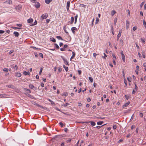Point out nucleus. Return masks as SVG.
Here are the masks:
<instances>
[{
  "mask_svg": "<svg viewBox=\"0 0 146 146\" xmlns=\"http://www.w3.org/2000/svg\"><path fill=\"white\" fill-rule=\"evenodd\" d=\"M54 48L58 50L59 48V46L56 43H54Z\"/></svg>",
  "mask_w": 146,
  "mask_h": 146,
  "instance_id": "ddd939ff",
  "label": "nucleus"
},
{
  "mask_svg": "<svg viewBox=\"0 0 146 146\" xmlns=\"http://www.w3.org/2000/svg\"><path fill=\"white\" fill-rule=\"evenodd\" d=\"M8 70L9 69L8 68H4L3 69V71L6 72H8Z\"/></svg>",
  "mask_w": 146,
  "mask_h": 146,
  "instance_id": "c9c22d12",
  "label": "nucleus"
},
{
  "mask_svg": "<svg viewBox=\"0 0 146 146\" xmlns=\"http://www.w3.org/2000/svg\"><path fill=\"white\" fill-rule=\"evenodd\" d=\"M36 0H31V1L33 3H35Z\"/></svg>",
  "mask_w": 146,
  "mask_h": 146,
  "instance_id": "0e129e2a",
  "label": "nucleus"
},
{
  "mask_svg": "<svg viewBox=\"0 0 146 146\" xmlns=\"http://www.w3.org/2000/svg\"><path fill=\"white\" fill-rule=\"evenodd\" d=\"M137 27H133V30L134 31H135L136 30H137Z\"/></svg>",
  "mask_w": 146,
  "mask_h": 146,
  "instance_id": "8fccbe9b",
  "label": "nucleus"
},
{
  "mask_svg": "<svg viewBox=\"0 0 146 146\" xmlns=\"http://www.w3.org/2000/svg\"><path fill=\"white\" fill-rule=\"evenodd\" d=\"M138 55H139V57L140 58H141V57H142V56H141V54L139 52L138 53Z\"/></svg>",
  "mask_w": 146,
  "mask_h": 146,
  "instance_id": "e2e57ef3",
  "label": "nucleus"
},
{
  "mask_svg": "<svg viewBox=\"0 0 146 146\" xmlns=\"http://www.w3.org/2000/svg\"><path fill=\"white\" fill-rule=\"evenodd\" d=\"M69 105V104L68 103H66V104H64L62 106L64 107H66L67 106H68V105Z\"/></svg>",
  "mask_w": 146,
  "mask_h": 146,
  "instance_id": "f704fd0d",
  "label": "nucleus"
},
{
  "mask_svg": "<svg viewBox=\"0 0 146 146\" xmlns=\"http://www.w3.org/2000/svg\"><path fill=\"white\" fill-rule=\"evenodd\" d=\"M71 31L72 32L74 33V34L75 33V32L74 31H76L77 30V28L76 27H72L71 28Z\"/></svg>",
  "mask_w": 146,
  "mask_h": 146,
  "instance_id": "0eeeda50",
  "label": "nucleus"
},
{
  "mask_svg": "<svg viewBox=\"0 0 146 146\" xmlns=\"http://www.w3.org/2000/svg\"><path fill=\"white\" fill-rule=\"evenodd\" d=\"M56 38L59 40H63V39L60 36H56Z\"/></svg>",
  "mask_w": 146,
  "mask_h": 146,
  "instance_id": "aec40b11",
  "label": "nucleus"
},
{
  "mask_svg": "<svg viewBox=\"0 0 146 146\" xmlns=\"http://www.w3.org/2000/svg\"><path fill=\"white\" fill-rule=\"evenodd\" d=\"M116 13V12L115 10H113L111 13V14L112 16H113Z\"/></svg>",
  "mask_w": 146,
  "mask_h": 146,
  "instance_id": "cd10ccee",
  "label": "nucleus"
},
{
  "mask_svg": "<svg viewBox=\"0 0 146 146\" xmlns=\"http://www.w3.org/2000/svg\"><path fill=\"white\" fill-rule=\"evenodd\" d=\"M121 31L120 30L118 34L117 35V41L118 40L119 37L121 36Z\"/></svg>",
  "mask_w": 146,
  "mask_h": 146,
  "instance_id": "39448f33",
  "label": "nucleus"
},
{
  "mask_svg": "<svg viewBox=\"0 0 146 146\" xmlns=\"http://www.w3.org/2000/svg\"><path fill=\"white\" fill-rule=\"evenodd\" d=\"M113 128L114 129H116V128H117V127L116 125H113Z\"/></svg>",
  "mask_w": 146,
  "mask_h": 146,
  "instance_id": "69168bd1",
  "label": "nucleus"
},
{
  "mask_svg": "<svg viewBox=\"0 0 146 146\" xmlns=\"http://www.w3.org/2000/svg\"><path fill=\"white\" fill-rule=\"evenodd\" d=\"M38 56L41 57V58H43V54L42 53H39L38 54Z\"/></svg>",
  "mask_w": 146,
  "mask_h": 146,
  "instance_id": "c756f323",
  "label": "nucleus"
},
{
  "mask_svg": "<svg viewBox=\"0 0 146 146\" xmlns=\"http://www.w3.org/2000/svg\"><path fill=\"white\" fill-rule=\"evenodd\" d=\"M24 90L27 93H30L31 92L30 90L29 89L24 88Z\"/></svg>",
  "mask_w": 146,
  "mask_h": 146,
  "instance_id": "2eb2a0df",
  "label": "nucleus"
},
{
  "mask_svg": "<svg viewBox=\"0 0 146 146\" xmlns=\"http://www.w3.org/2000/svg\"><path fill=\"white\" fill-rule=\"evenodd\" d=\"M58 70L59 72H60L62 71V68L60 67H58Z\"/></svg>",
  "mask_w": 146,
  "mask_h": 146,
  "instance_id": "864d4df0",
  "label": "nucleus"
},
{
  "mask_svg": "<svg viewBox=\"0 0 146 146\" xmlns=\"http://www.w3.org/2000/svg\"><path fill=\"white\" fill-rule=\"evenodd\" d=\"M33 21V19L31 18H30L29 19L27 20V22L28 23H32Z\"/></svg>",
  "mask_w": 146,
  "mask_h": 146,
  "instance_id": "9b49d317",
  "label": "nucleus"
},
{
  "mask_svg": "<svg viewBox=\"0 0 146 146\" xmlns=\"http://www.w3.org/2000/svg\"><path fill=\"white\" fill-rule=\"evenodd\" d=\"M5 32V31L2 30H0V34H2Z\"/></svg>",
  "mask_w": 146,
  "mask_h": 146,
  "instance_id": "5fc2aeb1",
  "label": "nucleus"
},
{
  "mask_svg": "<svg viewBox=\"0 0 146 146\" xmlns=\"http://www.w3.org/2000/svg\"><path fill=\"white\" fill-rule=\"evenodd\" d=\"M60 57L64 61V64L66 65L69 66V64L68 63L67 60L64 57L62 56H61Z\"/></svg>",
  "mask_w": 146,
  "mask_h": 146,
  "instance_id": "f257e3e1",
  "label": "nucleus"
},
{
  "mask_svg": "<svg viewBox=\"0 0 146 146\" xmlns=\"http://www.w3.org/2000/svg\"><path fill=\"white\" fill-rule=\"evenodd\" d=\"M36 105L37 106H38V107H40V108H43V107L42 106H41V105H39L38 104H36Z\"/></svg>",
  "mask_w": 146,
  "mask_h": 146,
  "instance_id": "49530a36",
  "label": "nucleus"
},
{
  "mask_svg": "<svg viewBox=\"0 0 146 146\" xmlns=\"http://www.w3.org/2000/svg\"><path fill=\"white\" fill-rule=\"evenodd\" d=\"M105 125V124H104L102 125H101V126H97L96 127L97 128V129H100V128L102 127L103 126H104V125Z\"/></svg>",
  "mask_w": 146,
  "mask_h": 146,
  "instance_id": "ea45409f",
  "label": "nucleus"
},
{
  "mask_svg": "<svg viewBox=\"0 0 146 146\" xmlns=\"http://www.w3.org/2000/svg\"><path fill=\"white\" fill-rule=\"evenodd\" d=\"M125 98H126V99L127 100H128L129 98V96H127V95H125Z\"/></svg>",
  "mask_w": 146,
  "mask_h": 146,
  "instance_id": "680f3d73",
  "label": "nucleus"
},
{
  "mask_svg": "<svg viewBox=\"0 0 146 146\" xmlns=\"http://www.w3.org/2000/svg\"><path fill=\"white\" fill-rule=\"evenodd\" d=\"M29 87L31 89H33V88H35L34 86L32 85H29Z\"/></svg>",
  "mask_w": 146,
  "mask_h": 146,
  "instance_id": "58836bf2",
  "label": "nucleus"
},
{
  "mask_svg": "<svg viewBox=\"0 0 146 146\" xmlns=\"http://www.w3.org/2000/svg\"><path fill=\"white\" fill-rule=\"evenodd\" d=\"M143 24L145 27H146V23L144 20L143 21Z\"/></svg>",
  "mask_w": 146,
  "mask_h": 146,
  "instance_id": "37998d69",
  "label": "nucleus"
},
{
  "mask_svg": "<svg viewBox=\"0 0 146 146\" xmlns=\"http://www.w3.org/2000/svg\"><path fill=\"white\" fill-rule=\"evenodd\" d=\"M11 28L13 29H20L21 28L19 27H11Z\"/></svg>",
  "mask_w": 146,
  "mask_h": 146,
  "instance_id": "393cba45",
  "label": "nucleus"
},
{
  "mask_svg": "<svg viewBox=\"0 0 146 146\" xmlns=\"http://www.w3.org/2000/svg\"><path fill=\"white\" fill-rule=\"evenodd\" d=\"M40 5L39 2H37L36 4L35 5V6L36 8H38L40 7Z\"/></svg>",
  "mask_w": 146,
  "mask_h": 146,
  "instance_id": "f8f14e48",
  "label": "nucleus"
},
{
  "mask_svg": "<svg viewBox=\"0 0 146 146\" xmlns=\"http://www.w3.org/2000/svg\"><path fill=\"white\" fill-rule=\"evenodd\" d=\"M50 40L51 41L54 42H55L56 41L55 39L53 37L50 38Z\"/></svg>",
  "mask_w": 146,
  "mask_h": 146,
  "instance_id": "6ab92c4d",
  "label": "nucleus"
},
{
  "mask_svg": "<svg viewBox=\"0 0 146 146\" xmlns=\"http://www.w3.org/2000/svg\"><path fill=\"white\" fill-rule=\"evenodd\" d=\"M135 125H132L131 128V129H133L134 128H135Z\"/></svg>",
  "mask_w": 146,
  "mask_h": 146,
  "instance_id": "774afa93",
  "label": "nucleus"
},
{
  "mask_svg": "<svg viewBox=\"0 0 146 146\" xmlns=\"http://www.w3.org/2000/svg\"><path fill=\"white\" fill-rule=\"evenodd\" d=\"M37 21L36 20H35V22L34 23H33V24H32V25H33V26L35 25H36L37 24Z\"/></svg>",
  "mask_w": 146,
  "mask_h": 146,
  "instance_id": "7c9ffc66",
  "label": "nucleus"
},
{
  "mask_svg": "<svg viewBox=\"0 0 146 146\" xmlns=\"http://www.w3.org/2000/svg\"><path fill=\"white\" fill-rule=\"evenodd\" d=\"M127 79L129 82H131V78L130 77H128L127 78Z\"/></svg>",
  "mask_w": 146,
  "mask_h": 146,
  "instance_id": "a18cd8bd",
  "label": "nucleus"
},
{
  "mask_svg": "<svg viewBox=\"0 0 146 146\" xmlns=\"http://www.w3.org/2000/svg\"><path fill=\"white\" fill-rule=\"evenodd\" d=\"M6 86L8 88H11L12 89H14L15 88V87L12 85H6Z\"/></svg>",
  "mask_w": 146,
  "mask_h": 146,
  "instance_id": "423d86ee",
  "label": "nucleus"
},
{
  "mask_svg": "<svg viewBox=\"0 0 146 146\" xmlns=\"http://www.w3.org/2000/svg\"><path fill=\"white\" fill-rule=\"evenodd\" d=\"M63 67L64 68L66 72H67L68 70V67H66L64 65H63Z\"/></svg>",
  "mask_w": 146,
  "mask_h": 146,
  "instance_id": "a211bd4d",
  "label": "nucleus"
},
{
  "mask_svg": "<svg viewBox=\"0 0 146 146\" xmlns=\"http://www.w3.org/2000/svg\"><path fill=\"white\" fill-rule=\"evenodd\" d=\"M71 139H70L67 140L66 141L67 143H68L71 142Z\"/></svg>",
  "mask_w": 146,
  "mask_h": 146,
  "instance_id": "603ef678",
  "label": "nucleus"
},
{
  "mask_svg": "<svg viewBox=\"0 0 146 146\" xmlns=\"http://www.w3.org/2000/svg\"><path fill=\"white\" fill-rule=\"evenodd\" d=\"M7 96L6 94H0V97L2 98H5Z\"/></svg>",
  "mask_w": 146,
  "mask_h": 146,
  "instance_id": "4be33fe9",
  "label": "nucleus"
},
{
  "mask_svg": "<svg viewBox=\"0 0 146 146\" xmlns=\"http://www.w3.org/2000/svg\"><path fill=\"white\" fill-rule=\"evenodd\" d=\"M68 46L67 44H64L63 46V48L65 49V48H67Z\"/></svg>",
  "mask_w": 146,
  "mask_h": 146,
  "instance_id": "4d7b16f0",
  "label": "nucleus"
},
{
  "mask_svg": "<svg viewBox=\"0 0 146 146\" xmlns=\"http://www.w3.org/2000/svg\"><path fill=\"white\" fill-rule=\"evenodd\" d=\"M144 2H142L140 5V7H141L143 6L144 4Z\"/></svg>",
  "mask_w": 146,
  "mask_h": 146,
  "instance_id": "de8ad7c7",
  "label": "nucleus"
},
{
  "mask_svg": "<svg viewBox=\"0 0 146 146\" xmlns=\"http://www.w3.org/2000/svg\"><path fill=\"white\" fill-rule=\"evenodd\" d=\"M52 1V0H45V2L47 4H49Z\"/></svg>",
  "mask_w": 146,
  "mask_h": 146,
  "instance_id": "412c9836",
  "label": "nucleus"
},
{
  "mask_svg": "<svg viewBox=\"0 0 146 146\" xmlns=\"http://www.w3.org/2000/svg\"><path fill=\"white\" fill-rule=\"evenodd\" d=\"M14 69L16 70H18V66L17 65H15L14 66Z\"/></svg>",
  "mask_w": 146,
  "mask_h": 146,
  "instance_id": "79ce46f5",
  "label": "nucleus"
},
{
  "mask_svg": "<svg viewBox=\"0 0 146 146\" xmlns=\"http://www.w3.org/2000/svg\"><path fill=\"white\" fill-rule=\"evenodd\" d=\"M130 104V102H128L125 104L123 106V108L127 106Z\"/></svg>",
  "mask_w": 146,
  "mask_h": 146,
  "instance_id": "f3484780",
  "label": "nucleus"
},
{
  "mask_svg": "<svg viewBox=\"0 0 146 146\" xmlns=\"http://www.w3.org/2000/svg\"><path fill=\"white\" fill-rule=\"evenodd\" d=\"M68 95V93L66 92H64V93L62 95V96H66Z\"/></svg>",
  "mask_w": 146,
  "mask_h": 146,
  "instance_id": "c85d7f7f",
  "label": "nucleus"
},
{
  "mask_svg": "<svg viewBox=\"0 0 146 146\" xmlns=\"http://www.w3.org/2000/svg\"><path fill=\"white\" fill-rule=\"evenodd\" d=\"M15 75L16 76L18 77H21V74L19 72L16 73L15 74Z\"/></svg>",
  "mask_w": 146,
  "mask_h": 146,
  "instance_id": "4468645a",
  "label": "nucleus"
},
{
  "mask_svg": "<svg viewBox=\"0 0 146 146\" xmlns=\"http://www.w3.org/2000/svg\"><path fill=\"white\" fill-rule=\"evenodd\" d=\"M48 15L47 14H43L41 16V20L42 21L44 19H46Z\"/></svg>",
  "mask_w": 146,
  "mask_h": 146,
  "instance_id": "f03ea898",
  "label": "nucleus"
},
{
  "mask_svg": "<svg viewBox=\"0 0 146 146\" xmlns=\"http://www.w3.org/2000/svg\"><path fill=\"white\" fill-rule=\"evenodd\" d=\"M90 123L91 124V125H92V126H94L96 125L94 121H90Z\"/></svg>",
  "mask_w": 146,
  "mask_h": 146,
  "instance_id": "b1692460",
  "label": "nucleus"
},
{
  "mask_svg": "<svg viewBox=\"0 0 146 146\" xmlns=\"http://www.w3.org/2000/svg\"><path fill=\"white\" fill-rule=\"evenodd\" d=\"M14 52V50H10V51L9 52V54H11Z\"/></svg>",
  "mask_w": 146,
  "mask_h": 146,
  "instance_id": "a19ab883",
  "label": "nucleus"
},
{
  "mask_svg": "<svg viewBox=\"0 0 146 146\" xmlns=\"http://www.w3.org/2000/svg\"><path fill=\"white\" fill-rule=\"evenodd\" d=\"M137 91V89H133L132 94H134L135 93V92H136V91Z\"/></svg>",
  "mask_w": 146,
  "mask_h": 146,
  "instance_id": "e433bc0d",
  "label": "nucleus"
},
{
  "mask_svg": "<svg viewBox=\"0 0 146 146\" xmlns=\"http://www.w3.org/2000/svg\"><path fill=\"white\" fill-rule=\"evenodd\" d=\"M89 79L90 80V82H92L93 79L91 77H89Z\"/></svg>",
  "mask_w": 146,
  "mask_h": 146,
  "instance_id": "473e14b6",
  "label": "nucleus"
},
{
  "mask_svg": "<svg viewBox=\"0 0 146 146\" xmlns=\"http://www.w3.org/2000/svg\"><path fill=\"white\" fill-rule=\"evenodd\" d=\"M42 70H43V68H42V67H41L40 68V71H39V74H40L42 72Z\"/></svg>",
  "mask_w": 146,
  "mask_h": 146,
  "instance_id": "c03bdc74",
  "label": "nucleus"
},
{
  "mask_svg": "<svg viewBox=\"0 0 146 146\" xmlns=\"http://www.w3.org/2000/svg\"><path fill=\"white\" fill-rule=\"evenodd\" d=\"M104 56L103 57L102 56V57L103 58L105 59H106V58L107 56L104 53Z\"/></svg>",
  "mask_w": 146,
  "mask_h": 146,
  "instance_id": "09e8293b",
  "label": "nucleus"
},
{
  "mask_svg": "<svg viewBox=\"0 0 146 146\" xmlns=\"http://www.w3.org/2000/svg\"><path fill=\"white\" fill-rule=\"evenodd\" d=\"M12 1L11 0H8L6 1L5 3L8 4H12Z\"/></svg>",
  "mask_w": 146,
  "mask_h": 146,
  "instance_id": "dca6fc26",
  "label": "nucleus"
},
{
  "mask_svg": "<svg viewBox=\"0 0 146 146\" xmlns=\"http://www.w3.org/2000/svg\"><path fill=\"white\" fill-rule=\"evenodd\" d=\"M74 20V17H71V21H69L68 22L67 24H72L73 23Z\"/></svg>",
  "mask_w": 146,
  "mask_h": 146,
  "instance_id": "20e7f679",
  "label": "nucleus"
},
{
  "mask_svg": "<svg viewBox=\"0 0 146 146\" xmlns=\"http://www.w3.org/2000/svg\"><path fill=\"white\" fill-rule=\"evenodd\" d=\"M63 45V44L62 42H60L59 43V46L60 47L62 46Z\"/></svg>",
  "mask_w": 146,
  "mask_h": 146,
  "instance_id": "bf43d9fd",
  "label": "nucleus"
},
{
  "mask_svg": "<svg viewBox=\"0 0 146 146\" xmlns=\"http://www.w3.org/2000/svg\"><path fill=\"white\" fill-rule=\"evenodd\" d=\"M103 123V121H99L97 122V124L98 125H101Z\"/></svg>",
  "mask_w": 146,
  "mask_h": 146,
  "instance_id": "5701e85b",
  "label": "nucleus"
},
{
  "mask_svg": "<svg viewBox=\"0 0 146 146\" xmlns=\"http://www.w3.org/2000/svg\"><path fill=\"white\" fill-rule=\"evenodd\" d=\"M142 55L143 58H145V52L144 50L143 51Z\"/></svg>",
  "mask_w": 146,
  "mask_h": 146,
  "instance_id": "a878e982",
  "label": "nucleus"
},
{
  "mask_svg": "<svg viewBox=\"0 0 146 146\" xmlns=\"http://www.w3.org/2000/svg\"><path fill=\"white\" fill-rule=\"evenodd\" d=\"M65 27H66L65 26L64 27L63 29L64 30V31L67 34H68V33L66 30V29H65Z\"/></svg>",
  "mask_w": 146,
  "mask_h": 146,
  "instance_id": "72a5a7b5",
  "label": "nucleus"
},
{
  "mask_svg": "<svg viewBox=\"0 0 146 146\" xmlns=\"http://www.w3.org/2000/svg\"><path fill=\"white\" fill-rule=\"evenodd\" d=\"M99 21V19H98V17H96V21L95 22V24H97Z\"/></svg>",
  "mask_w": 146,
  "mask_h": 146,
  "instance_id": "bb28decb",
  "label": "nucleus"
},
{
  "mask_svg": "<svg viewBox=\"0 0 146 146\" xmlns=\"http://www.w3.org/2000/svg\"><path fill=\"white\" fill-rule=\"evenodd\" d=\"M111 30L112 33L113 35L114 34V32H113V27L112 26L111 27Z\"/></svg>",
  "mask_w": 146,
  "mask_h": 146,
  "instance_id": "3c124183",
  "label": "nucleus"
},
{
  "mask_svg": "<svg viewBox=\"0 0 146 146\" xmlns=\"http://www.w3.org/2000/svg\"><path fill=\"white\" fill-rule=\"evenodd\" d=\"M13 34L17 37H18L19 35V33L17 31H15L13 33Z\"/></svg>",
  "mask_w": 146,
  "mask_h": 146,
  "instance_id": "1a4fd4ad",
  "label": "nucleus"
},
{
  "mask_svg": "<svg viewBox=\"0 0 146 146\" xmlns=\"http://www.w3.org/2000/svg\"><path fill=\"white\" fill-rule=\"evenodd\" d=\"M23 74L25 75H30V73L29 71H24L23 73Z\"/></svg>",
  "mask_w": 146,
  "mask_h": 146,
  "instance_id": "9d476101",
  "label": "nucleus"
},
{
  "mask_svg": "<svg viewBox=\"0 0 146 146\" xmlns=\"http://www.w3.org/2000/svg\"><path fill=\"white\" fill-rule=\"evenodd\" d=\"M16 25L17 26L19 27V28L20 27H21L22 26V24H17Z\"/></svg>",
  "mask_w": 146,
  "mask_h": 146,
  "instance_id": "4c0bfd02",
  "label": "nucleus"
},
{
  "mask_svg": "<svg viewBox=\"0 0 146 146\" xmlns=\"http://www.w3.org/2000/svg\"><path fill=\"white\" fill-rule=\"evenodd\" d=\"M78 74L79 75H80L82 73V71L81 70H78Z\"/></svg>",
  "mask_w": 146,
  "mask_h": 146,
  "instance_id": "338daca9",
  "label": "nucleus"
},
{
  "mask_svg": "<svg viewBox=\"0 0 146 146\" xmlns=\"http://www.w3.org/2000/svg\"><path fill=\"white\" fill-rule=\"evenodd\" d=\"M70 1H68L66 3V9L68 12L69 11V7L70 5Z\"/></svg>",
  "mask_w": 146,
  "mask_h": 146,
  "instance_id": "7ed1b4c3",
  "label": "nucleus"
},
{
  "mask_svg": "<svg viewBox=\"0 0 146 146\" xmlns=\"http://www.w3.org/2000/svg\"><path fill=\"white\" fill-rule=\"evenodd\" d=\"M60 50L61 51H64L65 50L64 49L63 47V48H60Z\"/></svg>",
  "mask_w": 146,
  "mask_h": 146,
  "instance_id": "052dcab7",
  "label": "nucleus"
},
{
  "mask_svg": "<svg viewBox=\"0 0 146 146\" xmlns=\"http://www.w3.org/2000/svg\"><path fill=\"white\" fill-rule=\"evenodd\" d=\"M135 45H136V47L137 48V49H139L140 48H139V46L137 44V43H135Z\"/></svg>",
  "mask_w": 146,
  "mask_h": 146,
  "instance_id": "6e6d98bb",
  "label": "nucleus"
},
{
  "mask_svg": "<svg viewBox=\"0 0 146 146\" xmlns=\"http://www.w3.org/2000/svg\"><path fill=\"white\" fill-rule=\"evenodd\" d=\"M59 124L60 125L61 127H63V124L61 122H60Z\"/></svg>",
  "mask_w": 146,
  "mask_h": 146,
  "instance_id": "13d9d810",
  "label": "nucleus"
},
{
  "mask_svg": "<svg viewBox=\"0 0 146 146\" xmlns=\"http://www.w3.org/2000/svg\"><path fill=\"white\" fill-rule=\"evenodd\" d=\"M141 40L143 43V44L145 43V40H144L142 38H141Z\"/></svg>",
  "mask_w": 146,
  "mask_h": 146,
  "instance_id": "2f4dec72",
  "label": "nucleus"
},
{
  "mask_svg": "<svg viewBox=\"0 0 146 146\" xmlns=\"http://www.w3.org/2000/svg\"><path fill=\"white\" fill-rule=\"evenodd\" d=\"M72 55L71 56V57L70 58V60L71 61H72L71 60L75 57V55H76L75 53L74 52H72Z\"/></svg>",
  "mask_w": 146,
  "mask_h": 146,
  "instance_id": "6e6552de",
  "label": "nucleus"
}]
</instances>
